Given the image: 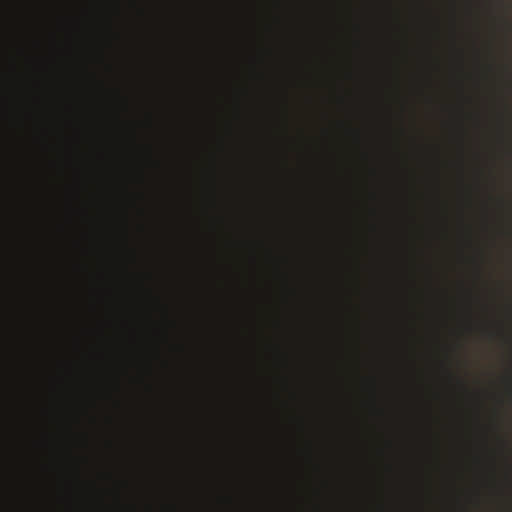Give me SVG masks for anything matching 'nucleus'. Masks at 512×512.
Here are the masks:
<instances>
[{
    "label": "nucleus",
    "instance_id": "nucleus-2",
    "mask_svg": "<svg viewBox=\"0 0 512 512\" xmlns=\"http://www.w3.org/2000/svg\"><path fill=\"white\" fill-rule=\"evenodd\" d=\"M27 280L30 281V278H28V272H25V288H24L25 292H28L27 288H30V286L27 285L28 284Z\"/></svg>",
    "mask_w": 512,
    "mask_h": 512
},
{
    "label": "nucleus",
    "instance_id": "nucleus-4",
    "mask_svg": "<svg viewBox=\"0 0 512 512\" xmlns=\"http://www.w3.org/2000/svg\"><path fill=\"white\" fill-rule=\"evenodd\" d=\"M24 259H25V272H29L30 273V270H28V264L30 265V262H27L28 258L27 256H24Z\"/></svg>",
    "mask_w": 512,
    "mask_h": 512
},
{
    "label": "nucleus",
    "instance_id": "nucleus-1",
    "mask_svg": "<svg viewBox=\"0 0 512 512\" xmlns=\"http://www.w3.org/2000/svg\"><path fill=\"white\" fill-rule=\"evenodd\" d=\"M37 32L38 28L33 23H26L21 27V37L23 41L22 54L29 66L35 63V57L30 52L29 48L31 45H38Z\"/></svg>",
    "mask_w": 512,
    "mask_h": 512
},
{
    "label": "nucleus",
    "instance_id": "nucleus-3",
    "mask_svg": "<svg viewBox=\"0 0 512 512\" xmlns=\"http://www.w3.org/2000/svg\"><path fill=\"white\" fill-rule=\"evenodd\" d=\"M27 280L30 281V278H28V272H25V288H24L25 292H28L27 288H30V286L27 285L28 284Z\"/></svg>",
    "mask_w": 512,
    "mask_h": 512
}]
</instances>
